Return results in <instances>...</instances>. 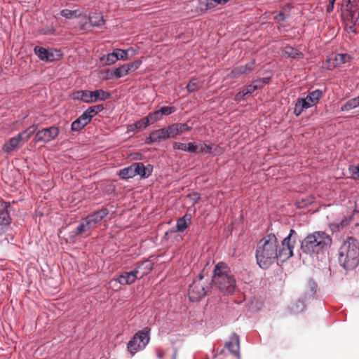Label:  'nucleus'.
Here are the masks:
<instances>
[{
	"instance_id": "obj_1",
	"label": "nucleus",
	"mask_w": 359,
	"mask_h": 359,
	"mask_svg": "<svg viewBox=\"0 0 359 359\" xmlns=\"http://www.w3.org/2000/svg\"><path fill=\"white\" fill-rule=\"evenodd\" d=\"M297 240V232L291 229L290 233L280 243L273 233L264 236L257 244V264L262 269H269L276 260L284 262L293 256Z\"/></svg>"
},
{
	"instance_id": "obj_2",
	"label": "nucleus",
	"mask_w": 359,
	"mask_h": 359,
	"mask_svg": "<svg viewBox=\"0 0 359 359\" xmlns=\"http://www.w3.org/2000/svg\"><path fill=\"white\" fill-rule=\"evenodd\" d=\"M332 243L331 236L323 231H316L309 233L301 242V250L303 253L318 258L324 255Z\"/></svg>"
},
{
	"instance_id": "obj_3",
	"label": "nucleus",
	"mask_w": 359,
	"mask_h": 359,
	"mask_svg": "<svg viewBox=\"0 0 359 359\" xmlns=\"http://www.w3.org/2000/svg\"><path fill=\"white\" fill-rule=\"evenodd\" d=\"M339 265L345 270L354 269L359 263V242L353 237H347L338 252Z\"/></svg>"
},
{
	"instance_id": "obj_4",
	"label": "nucleus",
	"mask_w": 359,
	"mask_h": 359,
	"mask_svg": "<svg viewBox=\"0 0 359 359\" xmlns=\"http://www.w3.org/2000/svg\"><path fill=\"white\" fill-rule=\"evenodd\" d=\"M212 283L224 294H232L236 287V280L227 265L218 262L214 269Z\"/></svg>"
},
{
	"instance_id": "obj_5",
	"label": "nucleus",
	"mask_w": 359,
	"mask_h": 359,
	"mask_svg": "<svg viewBox=\"0 0 359 359\" xmlns=\"http://www.w3.org/2000/svg\"><path fill=\"white\" fill-rule=\"evenodd\" d=\"M212 283L204 270L199 273L189 285L188 296L190 301L198 302L204 298L210 290Z\"/></svg>"
},
{
	"instance_id": "obj_6",
	"label": "nucleus",
	"mask_w": 359,
	"mask_h": 359,
	"mask_svg": "<svg viewBox=\"0 0 359 359\" xmlns=\"http://www.w3.org/2000/svg\"><path fill=\"white\" fill-rule=\"evenodd\" d=\"M150 331L151 329L149 327H145L138 331L128 341L127 347L132 356L137 352L143 350L148 344L150 339Z\"/></svg>"
},
{
	"instance_id": "obj_7",
	"label": "nucleus",
	"mask_w": 359,
	"mask_h": 359,
	"mask_svg": "<svg viewBox=\"0 0 359 359\" xmlns=\"http://www.w3.org/2000/svg\"><path fill=\"white\" fill-rule=\"evenodd\" d=\"M111 97V93L102 89L95 90H81L75 93L74 99L80 100L86 103H93L97 101H104Z\"/></svg>"
},
{
	"instance_id": "obj_8",
	"label": "nucleus",
	"mask_w": 359,
	"mask_h": 359,
	"mask_svg": "<svg viewBox=\"0 0 359 359\" xmlns=\"http://www.w3.org/2000/svg\"><path fill=\"white\" fill-rule=\"evenodd\" d=\"M11 209L10 202L0 201V236H2L8 229L9 225L11 224Z\"/></svg>"
},
{
	"instance_id": "obj_9",
	"label": "nucleus",
	"mask_w": 359,
	"mask_h": 359,
	"mask_svg": "<svg viewBox=\"0 0 359 359\" xmlns=\"http://www.w3.org/2000/svg\"><path fill=\"white\" fill-rule=\"evenodd\" d=\"M170 138H174L172 128L170 126L166 128L156 130L149 134V136L146 139L145 142L151 144L156 142L166 140Z\"/></svg>"
},
{
	"instance_id": "obj_10",
	"label": "nucleus",
	"mask_w": 359,
	"mask_h": 359,
	"mask_svg": "<svg viewBox=\"0 0 359 359\" xmlns=\"http://www.w3.org/2000/svg\"><path fill=\"white\" fill-rule=\"evenodd\" d=\"M60 130L57 126H50L49 128H43L36 133V142L48 143L55 140L59 135Z\"/></svg>"
},
{
	"instance_id": "obj_11",
	"label": "nucleus",
	"mask_w": 359,
	"mask_h": 359,
	"mask_svg": "<svg viewBox=\"0 0 359 359\" xmlns=\"http://www.w3.org/2000/svg\"><path fill=\"white\" fill-rule=\"evenodd\" d=\"M341 10L344 15L352 16L353 20H359V0H342Z\"/></svg>"
},
{
	"instance_id": "obj_12",
	"label": "nucleus",
	"mask_w": 359,
	"mask_h": 359,
	"mask_svg": "<svg viewBox=\"0 0 359 359\" xmlns=\"http://www.w3.org/2000/svg\"><path fill=\"white\" fill-rule=\"evenodd\" d=\"M154 265L153 256H151L145 260L136 262L133 270L137 278L140 279L150 273L153 269Z\"/></svg>"
},
{
	"instance_id": "obj_13",
	"label": "nucleus",
	"mask_w": 359,
	"mask_h": 359,
	"mask_svg": "<svg viewBox=\"0 0 359 359\" xmlns=\"http://www.w3.org/2000/svg\"><path fill=\"white\" fill-rule=\"evenodd\" d=\"M109 211L107 208H102L97 211L92 212L85 218L86 227L88 229L94 228L108 214Z\"/></svg>"
},
{
	"instance_id": "obj_14",
	"label": "nucleus",
	"mask_w": 359,
	"mask_h": 359,
	"mask_svg": "<svg viewBox=\"0 0 359 359\" xmlns=\"http://www.w3.org/2000/svg\"><path fill=\"white\" fill-rule=\"evenodd\" d=\"M309 286L311 287V291H310L309 294H305L303 299H298L295 303H294L291 306L290 310L292 313H298L303 311L306 307L304 301L306 299H307L308 298H310L312 296H313L314 294L316 293L317 285L315 283V282L310 281Z\"/></svg>"
},
{
	"instance_id": "obj_15",
	"label": "nucleus",
	"mask_w": 359,
	"mask_h": 359,
	"mask_svg": "<svg viewBox=\"0 0 359 359\" xmlns=\"http://www.w3.org/2000/svg\"><path fill=\"white\" fill-rule=\"evenodd\" d=\"M226 346L234 355L240 357V339L236 333H233L229 339V341L226 343Z\"/></svg>"
},
{
	"instance_id": "obj_16",
	"label": "nucleus",
	"mask_w": 359,
	"mask_h": 359,
	"mask_svg": "<svg viewBox=\"0 0 359 359\" xmlns=\"http://www.w3.org/2000/svg\"><path fill=\"white\" fill-rule=\"evenodd\" d=\"M137 279H139L135 273L134 270L130 271H125L120 274L116 279V281L118 282L121 285H130L135 282Z\"/></svg>"
},
{
	"instance_id": "obj_17",
	"label": "nucleus",
	"mask_w": 359,
	"mask_h": 359,
	"mask_svg": "<svg viewBox=\"0 0 359 359\" xmlns=\"http://www.w3.org/2000/svg\"><path fill=\"white\" fill-rule=\"evenodd\" d=\"M135 167L136 175L143 179L149 177L153 171V166L151 165H144L142 162L135 163Z\"/></svg>"
},
{
	"instance_id": "obj_18",
	"label": "nucleus",
	"mask_w": 359,
	"mask_h": 359,
	"mask_svg": "<svg viewBox=\"0 0 359 359\" xmlns=\"http://www.w3.org/2000/svg\"><path fill=\"white\" fill-rule=\"evenodd\" d=\"M20 136L15 135L9 139L8 142L4 144L2 149L5 153L10 154L11 151L18 149L22 143L20 139Z\"/></svg>"
},
{
	"instance_id": "obj_19",
	"label": "nucleus",
	"mask_w": 359,
	"mask_h": 359,
	"mask_svg": "<svg viewBox=\"0 0 359 359\" xmlns=\"http://www.w3.org/2000/svg\"><path fill=\"white\" fill-rule=\"evenodd\" d=\"M191 215L190 213H186L183 217L179 218L176 223V231H171V232L180 231L183 232L191 224Z\"/></svg>"
},
{
	"instance_id": "obj_20",
	"label": "nucleus",
	"mask_w": 359,
	"mask_h": 359,
	"mask_svg": "<svg viewBox=\"0 0 359 359\" xmlns=\"http://www.w3.org/2000/svg\"><path fill=\"white\" fill-rule=\"evenodd\" d=\"M323 96V92L322 90L317 89L315 90H313L311 92H309L307 96L304 98L308 105H309V108L312 106L316 105L319 100Z\"/></svg>"
},
{
	"instance_id": "obj_21",
	"label": "nucleus",
	"mask_w": 359,
	"mask_h": 359,
	"mask_svg": "<svg viewBox=\"0 0 359 359\" xmlns=\"http://www.w3.org/2000/svg\"><path fill=\"white\" fill-rule=\"evenodd\" d=\"M173 149H177V150L187 151L191 154H194V153L198 152V146L194 144L192 142L185 144V143L175 142L173 144Z\"/></svg>"
},
{
	"instance_id": "obj_22",
	"label": "nucleus",
	"mask_w": 359,
	"mask_h": 359,
	"mask_svg": "<svg viewBox=\"0 0 359 359\" xmlns=\"http://www.w3.org/2000/svg\"><path fill=\"white\" fill-rule=\"evenodd\" d=\"M88 21L93 27L100 28L105 25V20L100 13H92L88 15Z\"/></svg>"
},
{
	"instance_id": "obj_23",
	"label": "nucleus",
	"mask_w": 359,
	"mask_h": 359,
	"mask_svg": "<svg viewBox=\"0 0 359 359\" xmlns=\"http://www.w3.org/2000/svg\"><path fill=\"white\" fill-rule=\"evenodd\" d=\"M108 79H119L128 74L125 65L107 71Z\"/></svg>"
},
{
	"instance_id": "obj_24",
	"label": "nucleus",
	"mask_w": 359,
	"mask_h": 359,
	"mask_svg": "<svg viewBox=\"0 0 359 359\" xmlns=\"http://www.w3.org/2000/svg\"><path fill=\"white\" fill-rule=\"evenodd\" d=\"M283 54L286 57L293 59H301L304 57V54L301 51L290 45L284 47L283 50Z\"/></svg>"
},
{
	"instance_id": "obj_25",
	"label": "nucleus",
	"mask_w": 359,
	"mask_h": 359,
	"mask_svg": "<svg viewBox=\"0 0 359 359\" xmlns=\"http://www.w3.org/2000/svg\"><path fill=\"white\" fill-rule=\"evenodd\" d=\"M259 86H254L253 83L252 82L251 84L243 87L238 93H237L235 95V100L236 101H241L242 100H244L245 97L248 95H250L255 90L259 89Z\"/></svg>"
},
{
	"instance_id": "obj_26",
	"label": "nucleus",
	"mask_w": 359,
	"mask_h": 359,
	"mask_svg": "<svg viewBox=\"0 0 359 359\" xmlns=\"http://www.w3.org/2000/svg\"><path fill=\"white\" fill-rule=\"evenodd\" d=\"M118 177L121 180H128L129 178H132L136 176V171L135 167V163H132L130 165L124 168L119 170Z\"/></svg>"
},
{
	"instance_id": "obj_27",
	"label": "nucleus",
	"mask_w": 359,
	"mask_h": 359,
	"mask_svg": "<svg viewBox=\"0 0 359 359\" xmlns=\"http://www.w3.org/2000/svg\"><path fill=\"white\" fill-rule=\"evenodd\" d=\"M174 138L184 132L191 130V127L189 126L187 123H173L170 125Z\"/></svg>"
},
{
	"instance_id": "obj_28",
	"label": "nucleus",
	"mask_w": 359,
	"mask_h": 359,
	"mask_svg": "<svg viewBox=\"0 0 359 359\" xmlns=\"http://www.w3.org/2000/svg\"><path fill=\"white\" fill-rule=\"evenodd\" d=\"M37 129L36 125H32L29 127H28L25 130L20 133L18 136H20V139L22 142H27L31 137L33 135V134L36 132Z\"/></svg>"
},
{
	"instance_id": "obj_29",
	"label": "nucleus",
	"mask_w": 359,
	"mask_h": 359,
	"mask_svg": "<svg viewBox=\"0 0 359 359\" xmlns=\"http://www.w3.org/2000/svg\"><path fill=\"white\" fill-rule=\"evenodd\" d=\"M308 105L304 98H298L294 108V114L296 116H299L303 112L304 109H309Z\"/></svg>"
},
{
	"instance_id": "obj_30",
	"label": "nucleus",
	"mask_w": 359,
	"mask_h": 359,
	"mask_svg": "<svg viewBox=\"0 0 359 359\" xmlns=\"http://www.w3.org/2000/svg\"><path fill=\"white\" fill-rule=\"evenodd\" d=\"M202 84L198 78H192L186 86L189 93H194L200 89Z\"/></svg>"
},
{
	"instance_id": "obj_31",
	"label": "nucleus",
	"mask_w": 359,
	"mask_h": 359,
	"mask_svg": "<svg viewBox=\"0 0 359 359\" xmlns=\"http://www.w3.org/2000/svg\"><path fill=\"white\" fill-rule=\"evenodd\" d=\"M34 53L43 61H48L49 50L45 48L36 46L34 48Z\"/></svg>"
},
{
	"instance_id": "obj_32",
	"label": "nucleus",
	"mask_w": 359,
	"mask_h": 359,
	"mask_svg": "<svg viewBox=\"0 0 359 359\" xmlns=\"http://www.w3.org/2000/svg\"><path fill=\"white\" fill-rule=\"evenodd\" d=\"M149 125L151 124L149 123V121H148L147 116H145L139 120L138 121H136L134 124L130 125V127L131 128V130H133L134 128L136 130H139L147 128Z\"/></svg>"
},
{
	"instance_id": "obj_33",
	"label": "nucleus",
	"mask_w": 359,
	"mask_h": 359,
	"mask_svg": "<svg viewBox=\"0 0 359 359\" xmlns=\"http://www.w3.org/2000/svg\"><path fill=\"white\" fill-rule=\"evenodd\" d=\"M100 60L103 62L104 65H111L117 61L114 52L102 56Z\"/></svg>"
},
{
	"instance_id": "obj_34",
	"label": "nucleus",
	"mask_w": 359,
	"mask_h": 359,
	"mask_svg": "<svg viewBox=\"0 0 359 359\" xmlns=\"http://www.w3.org/2000/svg\"><path fill=\"white\" fill-rule=\"evenodd\" d=\"M358 107V102L356 100L355 97L348 100L346 103H344L341 107V111H349L355 107Z\"/></svg>"
},
{
	"instance_id": "obj_35",
	"label": "nucleus",
	"mask_w": 359,
	"mask_h": 359,
	"mask_svg": "<svg viewBox=\"0 0 359 359\" xmlns=\"http://www.w3.org/2000/svg\"><path fill=\"white\" fill-rule=\"evenodd\" d=\"M103 109L104 107L102 104H97L88 107L86 111L89 115H90V118H92L94 116L101 112Z\"/></svg>"
},
{
	"instance_id": "obj_36",
	"label": "nucleus",
	"mask_w": 359,
	"mask_h": 359,
	"mask_svg": "<svg viewBox=\"0 0 359 359\" xmlns=\"http://www.w3.org/2000/svg\"><path fill=\"white\" fill-rule=\"evenodd\" d=\"M48 60L47 62H53L54 60H60L62 57V53L60 50L54 49L49 50Z\"/></svg>"
},
{
	"instance_id": "obj_37",
	"label": "nucleus",
	"mask_w": 359,
	"mask_h": 359,
	"mask_svg": "<svg viewBox=\"0 0 359 359\" xmlns=\"http://www.w3.org/2000/svg\"><path fill=\"white\" fill-rule=\"evenodd\" d=\"M345 16L346 26L348 32H355V26L356 25L358 20H353L352 19V16Z\"/></svg>"
},
{
	"instance_id": "obj_38",
	"label": "nucleus",
	"mask_w": 359,
	"mask_h": 359,
	"mask_svg": "<svg viewBox=\"0 0 359 359\" xmlns=\"http://www.w3.org/2000/svg\"><path fill=\"white\" fill-rule=\"evenodd\" d=\"M79 27L80 29L83 32H90L92 29V25H90V22L88 21V17L83 18L81 19L79 22Z\"/></svg>"
},
{
	"instance_id": "obj_39",
	"label": "nucleus",
	"mask_w": 359,
	"mask_h": 359,
	"mask_svg": "<svg viewBox=\"0 0 359 359\" xmlns=\"http://www.w3.org/2000/svg\"><path fill=\"white\" fill-rule=\"evenodd\" d=\"M217 5H224L223 0H206L205 10L208 11L215 8Z\"/></svg>"
},
{
	"instance_id": "obj_40",
	"label": "nucleus",
	"mask_w": 359,
	"mask_h": 359,
	"mask_svg": "<svg viewBox=\"0 0 359 359\" xmlns=\"http://www.w3.org/2000/svg\"><path fill=\"white\" fill-rule=\"evenodd\" d=\"M129 50L116 49L114 52L116 54V60H126L128 59Z\"/></svg>"
},
{
	"instance_id": "obj_41",
	"label": "nucleus",
	"mask_w": 359,
	"mask_h": 359,
	"mask_svg": "<svg viewBox=\"0 0 359 359\" xmlns=\"http://www.w3.org/2000/svg\"><path fill=\"white\" fill-rule=\"evenodd\" d=\"M142 60H136L132 62H130L128 64H125L126 67L127 69L128 72H134L137 70L141 65Z\"/></svg>"
},
{
	"instance_id": "obj_42",
	"label": "nucleus",
	"mask_w": 359,
	"mask_h": 359,
	"mask_svg": "<svg viewBox=\"0 0 359 359\" xmlns=\"http://www.w3.org/2000/svg\"><path fill=\"white\" fill-rule=\"evenodd\" d=\"M147 118H148V121H149L150 124H153L156 121L160 120L161 118V114L159 113L158 110L154 111L152 112H150L147 116Z\"/></svg>"
},
{
	"instance_id": "obj_43",
	"label": "nucleus",
	"mask_w": 359,
	"mask_h": 359,
	"mask_svg": "<svg viewBox=\"0 0 359 359\" xmlns=\"http://www.w3.org/2000/svg\"><path fill=\"white\" fill-rule=\"evenodd\" d=\"M271 80V77H264L255 79L252 81L254 86H259V89L263 88L266 84H268Z\"/></svg>"
},
{
	"instance_id": "obj_44",
	"label": "nucleus",
	"mask_w": 359,
	"mask_h": 359,
	"mask_svg": "<svg viewBox=\"0 0 359 359\" xmlns=\"http://www.w3.org/2000/svg\"><path fill=\"white\" fill-rule=\"evenodd\" d=\"M158 111L162 117V116H168L174 113L176 111V108L175 107L163 106Z\"/></svg>"
},
{
	"instance_id": "obj_45",
	"label": "nucleus",
	"mask_w": 359,
	"mask_h": 359,
	"mask_svg": "<svg viewBox=\"0 0 359 359\" xmlns=\"http://www.w3.org/2000/svg\"><path fill=\"white\" fill-rule=\"evenodd\" d=\"M213 144H207L205 143L201 144L198 148H199V152L202 154H212V153Z\"/></svg>"
},
{
	"instance_id": "obj_46",
	"label": "nucleus",
	"mask_w": 359,
	"mask_h": 359,
	"mask_svg": "<svg viewBox=\"0 0 359 359\" xmlns=\"http://www.w3.org/2000/svg\"><path fill=\"white\" fill-rule=\"evenodd\" d=\"M273 14H274L273 19L277 22H283L290 16V14L286 15L282 11L278 13L274 12Z\"/></svg>"
},
{
	"instance_id": "obj_47",
	"label": "nucleus",
	"mask_w": 359,
	"mask_h": 359,
	"mask_svg": "<svg viewBox=\"0 0 359 359\" xmlns=\"http://www.w3.org/2000/svg\"><path fill=\"white\" fill-rule=\"evenodd\" d=\"M85 127L84 124L81 123L77 118L72 123L71 129L72 131L79 132Z\"/></svg>"
},
{
	"instance_id": "obj_48",
	"label": "nucleus",
	"mask_w": 359,
	"mask_h": 359,
	"mask_svg": "<svg viewBox=\"0 0 359 359\" xmlns=\"http://www.w3.org/2000/svg\"><path fill=\"white\" fill-rule=\"evenodd\" d=\"M78 118L81 123L84 124L85 126L88 125L92 119L90 118V115H89L86 111H85L81 116H79Z\"/></svg>"
},
{
	"instance_id": "obj_49",
	"label": "nucleus",
	"mask_w": 359,
	"mask_h": 359,
	"mask_svg": "<svg viewBox=\"0 0 359 359\" xmlns=\"http://www.w3.org/2000/svg\"><path fill=\"white\" fill-rule=\"evenodd\" d=\"M231 73L234 78H237V77L240 76L241 74H245V69H244L243 66H239V67H236L233 68L231 70Z\"/></svg>"
},
{
	"instance_id": "obj_50",
	"label": "nucleus",
	"mask_w": 359,
	"mask_h": 359,
	"mask_svg": "<svg viewBox=\"0 0 359 359\" xmlns=\"http://www.w3.org/2000/svg\"><path fill=\"white\" fill-rule=\"evenodd\" d=\"M349 171L351 174V177L353 180H359V163L356 166L350 167Z\"/></svg>"
},
{
	"instance_id": "obj_51",
	"label": "nucleus",
	"mask_w": 359,
	"mask_h": 359,
	"mask_svg": "<svg viewBox=\"0 0 359 359\" xmlns=\"http://www.w3.org/2000/svg\"><path fill=\"white\" fill-rule=\"evenodd\" d=\"M76 12L75 11L63 9L61 11L60 15L67 19H71L76 15Z\"/></svg>"
},
{
	"instance_id": "obj_52",
	"label": "nucleus",
	"mask_w": 359,
	"mask_h": 359,
	"mask_svg": "<svg viewBox=\"0 0 359 359\" xmlns=\"http://www.w3.org/2000/svg\"><path fill=\"white\" fill-rule=\"evenodd\" d=\"M86 230H88L86 227V222L85 223L81 222L79 224V225L75 229L74 233L75 235L78 236L82 233L83 232L86 231Z\"/></svg>"
},
{
	"instance_id": "obj_53",
	"label": "nucleus",
	"mask_w": 359,
	"mask_h": 359,
	"mask_svg": "<svg viewBox=\"0 0 359 359\" xmlns=\"http://www.w3.org/2000/svg\"><path fill=\"white\" fill-rule=\"evenodd\" d=\"M351 220V217L342 219L339 223L336 224L337 229L339 230L340 229H342L344 226H346L348 224H349Z\"/></svg>"
},
{
	"instance_id": "obj_54",
	"label": "nucleus",
	"mask_w": 359,
	"mask_h": 359,
	"mask_svg": "<svg viewBox=\"0 0 359 359\" xmlns=\"http://www.w3.org/2000/svg\"><path fill=\"white\" fill-rule=\"evenodd\" d=\"M255 62H256V60L255 59H253L252 60H251L250 62H249L248 63H247L245 65H243V67L245 69V73L248 72V71H251L254 68V66L255 65Z\"/></svg>"
},
{
	"instance_id": "obj_55",
	"label": "nucleus",
	"mask_w": 359,
	"mask_h": 359,
	"mask_svg": "<svg viewBox=\"0 0 359 359\" xmlns=\"http://www.w3.org/2000/svg\"><path fill=\"white\" fill-rule=\"evenodd\" d=\"M334 3L329 1V4H327V6L326 7V11L329 13L332 12V11L334 9Z\"/></svg>"
},
{
	"instance_id": "obj_56",
	"label": "nucleus",
	"mask_w": 359,
	"mask_h": 359,
	"mask_svg": "<svg viewBox=\"0 0 359 359\" xmlns=\"http://www.w3.org/2000/svg\"><path fill=\"white\" fill-rule=\"evenodd\" d=\"M340 60L342 63H345L346 62V55L344 54H339L336 57V60Z\"/></svg>"
},
{
	"instance_id": "obj_57",
	"label": "nucleus",
	"mask_w": 359,
	"mask_h": 359,
	"mask_svg": "<svg viewBox=\"0 0 359 359\" xmlns=\"http://www.w3.org/2000/svg\"><path fill=\"white\" fill-rule=\"evenodd\" d=\"M285 27L283 24H281V23H280V22H279V25L277 26V29H278L279 31H280V32H281V31H283V30L285 29Z\"/></svg>"
},
{
	"instance_id": "obj_58",
	"label": "nucleus",
	"mask_w": 359,
	"mask_h": 359,
	"mask_svg": "<svg viewBox=\"0 0 359 359\" xmlns=\"http://www.w3.org/2000/svg\"><path fill=\"white\" fill-rule=\"evenodd\" d=\"M164 356V353L161 351H158L157 352V357L159 358V359H162Z\"/></svg>"
},
{
	"instance_id": "obj_59",
	"label": "nucleus",
	"mask_w": 359,
	"mask_h": 359,
	"mask_svg": "<svg viewBox=\"0 0 359 359\" xmlns=\"http://www.w3.org/2000/svg\"><path fill=\"white\" fill-rule=\"evenodd\" d=\"M195 196H196V200H198L200 198L199 194L197 193L194 194Z\"/></svg>"
},
{
	"instance_id": "obj_60",
	"label": "nucleus",
	"mask_w": 359,
	"mask_h": 359,
	"mask_svg": "<svg viewBox=\"0 0 359 359\" xmlns=\"http://www.w3.org/2000/svg\"><path fill=\"white\" fill-rule=\"evenodd\" d=\"M355 98H356L357 102H358V106H359V95L355 97Z\"/></svg>"
},
{
	"instance_id": "obj_61",
	"label": "nucleus",
	"mask_w": 359,
	"mask_h": 359,
	"mask_svg": "<svg viewBox=\"0 0 359 359\" xmlns=\"http://www.w3.org/2000/svg\"><path fill=\"white\" fill-rule=\"evenodd\" d=\"M336 0H329V1L334 3Z\"/></svg>"
}]
</instances>
